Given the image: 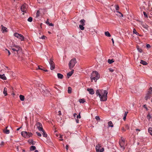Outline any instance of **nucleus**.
<instances>
[{"mask_svg":"<svg viewBox=\"0 0 152 152\" xmlns=\"http://www.w3.org/2000/svg\"><path fill=\"white\" fill-rule=\"evenodd\" d=\"M96 94L97 96L100 98L101 101H105L107 99L108 92L106 90L98 89L96 90Z\"/></svg>","mask_w":152,"mask_h":152,"instance_id":"1","label":"nucleus"},{"mask_svg":"<svg viewBox=\"0 0 152 152\" xmlns=\"http://www.w3.org/2000/svg\"><path fill=\"white\" fill-rule=\"evenodd\" d=\"M99 77L100 75L97 72L94 71L92 72L91 77V79L92 82L93 81V80L95 82H96L97 80L99 79Z\"/></svg>","mask_w":152,"mask_h":152,"instance_id":"2","label":"nucleus"},{"mask_svg":"<svg viewBox=\"0 0 152 152\" xmlns=\"http://www.w3.org/2000/svg\"><path fill=\"white\" fill-rule=\"evenodd\" d=\"M11 48L12 50L14 52H16L17 53L21 51V48L20 46L15 45H12Z\"/></svg>","mask_w":152,"mask_h":152,"instance_id":"3","label":"nucleus"},{"mask_svg":"<svg viewBox=\"0 0 152 152\" xmlns=\"http://www.w3.org/2000/svg\"><path fill=\"white\" fill-rule=\"evenodd\" d=\"M77 62L75 58H74L71 60L69 62V66L70 69H72L75 66Z\"/></svg>","mask_w":152,"mask_h":152,"instance_id":"4","label":"nucleus"},{"mask_svg":"<svg viewBox=\"0 0 152 152\" xmlns=\"http://www.w3.org/2000/svg\"><path fill=\"white\" fill-rule=\"evenodd\" d=\"M14 36L21 41H24L25 39L24 37L22 35L17 32L15 33Z\"/></svg>","mask_w":152,"mask_h":152,"instance_id":"5","label":"nucleus"},{"mask_svg":"<svg viewBox=\"0 0 152 152\" xmlns=\"http://www.w3.org/2000/svg\"><path fill=\"white\" fill-rule=\"evenodd\" d=\"M21 134L23 137L25 138H28L32 135V134L31 133L27 132L26 131L22 132Z\"/></svg>","mask_w":152,"mask_h":152,"instance_id":"6","label":"nucleus"},{"mask_svg":"<svg viewBox=\"0 0 152 152\" xmlns=\"http://www.w3.org/2000/svg\"><path fill=\"white\" fill-rule=\"evenodd\" d=\"M96 152H103L104 151L103 148H101V145L100 144H98L96 147Z\"/></svg>","mask_w":152,"mask_h":152,"instance_id":"7","label":"nucleus"},{"mask_svg":"<svg viewBox=\"0 0 152 152\" xmlns=\"http://www.w3.org/2000/svg\"><path fill=\"white\" fill-rule=\"evenodd\" d=\"M28 8V5L25 4L22 5L21 7V10L23 12H26Z\"/></svg>","mask_w":152,"mask_h":152,"instance_id":"8","label":"nucleus"},{"mask_svg":"<svg viewBox=\"0 0 152 152\" xmlns=\"http://www.w3.org/2000/svg\"><path fill=\"white\" fill-rule=\"evenodd\" d=\"M49 63L50 65V69L51 70H53L55 68V64L53 60L52 59H50Z\"/></svg>","mask_w":152,"mask_h":152,"instance_id":"9","label":"nucleus"},{"mask_svg":"<svg viewBox=\"0 0 152 152\" xmlns=\"http://www.w3.org/2000/svg\"><path fill=\"white\" fill-rule=\"evenodd\" d=\"M36 126L39 130L40 131H41L43 129V127L42 124L39 122L37 123L36 124Z\"/></svg>","mask_w":152,"mask_h":152,"instance_id":"10","label":"nucleus"},{"mask_svg":"<svg viewBox=\"0 0 152 152\" xmlns=\"http://www.w3.org/2000/svg\"><path fill=\"white\" fill-rule=\"evenodd\" d=\"M124 142L123 140H121L119 142V145L121 148H122L123 150L124 149Z\"/></svg>","mask_w":152,"mask_h":152,"instance_id":"11","label":"nucleus"},{"mask_svg":"<svg viewBox=\"0 0 152 152\" xmlns=\"http://www.w3.org/2000/svg\"><path fill=\"white\" fill-rule=\"evenodd\" d=\"M1 26L2 27L1 31H2V32L3 33L7 32L8 30L7 28L5 27H4L2 25H1Z\"/></svg>","mask_w":152,"mask_h":152,"instance_id":"12","label":"nucleus"},{"mask_svg":"<svg viewBox=\"0 0 152 152\" xmlns=\"http://www.w3.org/2000/svg\"><path fill=\"white\" fill-rule=\"evenodd\" d=\"M87 91L90 94L93 95L94 94V91L92 88H87Z\"/></svg>","mask_w":152,"mask_h":152,"instance_id":"13","label":"nucleus"},{"mask_svg":"<svg viewBox=\"0 0 152 152\" xmlns=\"http://www.w3.org/2000/svg\"><path fill=\"white\" fill-rule=\"evenodd\" d=\"M74 72V70H72L70 72L67 73V76L68 78Z\"/></svg>","mask_w":152,"mask_h":152,"instance_id":"14","label":"nucleus"},{"mask_svg":"<svg viewBox=\"0 0 152 152\" xmlns=\"http://www.w3.org/2000/svg\"><path fill=\"white\" fill-rule=\"evenodd\" d=\"M7 128L8 127H6V129L3 130L4 132L6 134H9L10 133V131L7 129Z\"/></svg>","mask_w":152,"mask_h":152,"instance_id":"15","label":"nucleus"},{"mask_svg":"<svg viewBox=\"0 0 152 152\" xmlns=\"http://www.w3.org/2000/svg\"><path fill=\"white\" fill-rule=\"evenodd\" d=\"M140 63L144 65H146L148 64V63L145 61L143 60H141Z\"/></svg>","mask_w":152,"mask_h":152,"instance_id":"16","label":"nucleus"},{"mask_svg":"<svg viewBox=\"0 0 152 152\" xmlns=\"http://www.w3.org/2000/svg\"><path fill=\"white\" fill-rule=\"evenodd\" d=\"M0 78L3 80H6L7 79V78L5 76L4 74H3L2 75H1L0 74Z\"/></svg>","mask_w":152,"mask_h":152,"instance_id":"17","label":"nucleus"},{"mask_svg":"<svg viewBox=\"0 0 152 152\" xmlns=\"http://www.w3.org/2000/svg\"><path fill=\"white\" fill-rule=\"evenodd\" d=\"M57 77L59 79H62L64 77L63 75L60 73L57 74Z\"/></svg>","mask_w":152,"mask_h":152,"instance_id":"18","label":"nucleus"},{"mask_svg":"<svg viewBox=\"0 0 152 152\" xmlns=\"http://www.w3.org/2000/svg\"><path fill=\"white\" fill-rule=\"evenodd\" d=\"M142 26L145 29L148 30L149 26L145 24H142Z\"/></svg>","mask_w":152,"mask_h":152,"instance_id":"19","label":"nucleus"},{"mask_svg":"<svg viewBox=\"0 0 152 152\" xmlns=\"http://www.w3.org/2000/svg\"><path fill=\"white\" fill-rule=\"evenodd\" d=\"M7 89L6 87H5L4 88V91L3 92V93L5 96H6L7 95Z\"/></svg>","mask_w":152,"mask_h":152,"instance_id":"20","label":"nucleus"},{"mask_svg":"<svg viewBox=\"0 0 152 152\" xmlns=\"http://www.w3.org/2000/svg\"><path fill=\"white\" fill-rule=\"evenodd\" d=\"M28 142L29 144L32 145H34L35 143V142H34L33 140H28Z\"/></svg>","mask_w":152,"mask_h":152,"instance_id":"21","label":"nucleus"},{"mask_svg":"<svg viewBox=\"0 0 152 152\" xmlns=\"http://www.w3.org/2000/svg\"><path fill=\"white\" fill-rule=\"evenodd\" d=\"M19 98L21 101H23L25 100V97L23 95H20L19 96Z\"/></svg>","mask_w":152,"mask_h":152,"instance_id":"22","label":"nucleus"},{"mask_svg":"<svg viewBox=\"0 0 152 152\" xmlns=\"http://www.w3.org/2000/svg\"><path fill=\"white\" fill-rule=\"evenodd\" d=\"M42 132V133L43 134L44 137H47V135L44 130L41 131Z\"/></svg>","mask_w":152,"mask_h":152,"instance_id":"23","label":"nucleus"},{"mask_svg":"<svg viewBox=\"0 0 152 152\" xmlns=\"http://www.w3.org/2000/svg\"><path fill=\"white\" fill-rule=\"evenodd\" d=\"M104 34L107 37H111V34L108 31L105 32H104Z\"/></svg>","mask_w":152,"mask_h":152,"instance_id":"24","label":"nucleus"},{"mask_svg":"<svg viewBox=\"0 0 152 152\" xmlns=\"http://www.w3.org/2000/svg\"><path fill=\"white\" fill-rule=\"evenodd\" d=\"M108 124L109 127H113V125L111 121H109L108 123Z\"/></svg>","mask_w":152,"mask_h":152,"instance_id":"25","label":"nucleus"},{"mask_svg":"<svg viewBox=\"0 0 152 152\" xmlns=\"http://www.w3.org/2000/svg\"><path fill=\"white\" fill-rule=\"evenodd\" d=\"M133 33L134 34H135L136 35L139 36H141L136 31L135 28H134L133 30Z\"/></svg>","mask_w":152,"mask_h":152,"instance_id":"26","label":"nucleus"},{"mask_svg":"<svg viewBox=\"0 0 152 152\" xmlns=\"http://www.w3.org/2000/svg\"><path fill=\"white\" fill-rule=\"evenodd\" d=\"M128 113V112H125L124 115V117H123V119L124 121H125L126 118V116H127V115Z\"/></svg>","mask_w":152,"mask_h":152,"instance_id":"27","label":"nucleus"},{"mask_svg":"<svg viewBox=\"0 0 152 152\" xmlns=\"http://www.w3.org/2000/svg\"><path fill=\"white\" fill-rule=\"evenodd\" d=\"M85 21L84 19L81 20L80 21V23L81 24V25H85Z\"/></svg>","mask_w":152,"mask_h":152,"instance_id":"28","label":"nucleus"},{"mask_svg":"<svg viewBox=\"0 0 152 152\" xmlns=\"http://www.w3.org/2000/svg\"><path fill=\"white\" fill-rule=\"evenodd\" d=\"M148 132L152 135V127H149L148 129Z\"/></svg>","mask_w":152,"mask_h":152,"instance_id":"29","label":"nucleus"},{"mask_svg":"<svg viewBox=\"0 0 152 152\" xmlns=\"http://www.w3.org/2000/svg\"><path fill=\"white\" fill-rule=\"evenodd\" d=\"M152 93V88L151 87L150 88L148 91V92L147 94H150Z\"/></svg>","mask_w":152,"mask_h":152,"instance_id":"30","label":"nucleus"},{"mask_svg":"<svg viewBox=\"0 0 152 152\" xmlns=\"http://www.w3.org/2000/svg\"><path fill=\"white\" fill-rule=\"evenodd\" d=\"M114 62V61L113 60V59H109L108 60V62L109 64H112V63H113V62Z\"/></svg>","mask_w":152,"mask_h":152,"instance_id":"31","label":"nucleus"},{"mask_svg":"<svg viewBox=\"0 0 152 152\" xmlns=\"http://www.w3.org/2000/svg\"><path fill=\"white\" fill-rule=\"evenodd\" d=\"M72 88L70 87H68V93L69 94L71 93L72 92Z\"/></svg>","mask_w":152,"mask_h":152,"instance_id":"32","label":"nucleus"},{"mask_svg":"<svg viewBox=\"0 0 152 152\" xmlns=\"http://www.w3.org/2000/svg\"><path fill=\"white\" fill-rule=\"evenodd\" d=\"M84 26V25H80L79 26L80 29L82 30H83L84 29V27L83 26Z\"/></svg>","mask_w":152,"mask_h":152,"instance_id":"33","label":"nucleus"},{"mask_svg":"<svg viewBox=\"0 0 152 152\" xmlns=\"http://www.w3.org/2000/svg\"><path fill=\"white\" fill-rule=\"evenodd\" d=\"M79 102L80 103H83L85 102V100L84 99H79Z\"/></svg>","mask_w":152,"mask_h":152,"instance_id":"34","label":"nucleus"},{"mask_svg":"<svg viewBox=\"0 0 152 152\" xmlns=\"http://www.w3.org/2000/svg\"><path fill=\"white\" fill-rule=\"evenodd\" d=\"M150 98V96L149 94H147L146 96L145 97V99L146 100H147Z\"/></svg>","mask_w":152,"mask_h":152,"instance_id":"35","label":"nucleus"},{"mask_svg":"<svg viewBox=\"0 0 152 152\" xmlns=\"http://www.w3.org/2000/svg\"><path fill=\"white\" fill-rule=\"evenodd\" d=\"M58 139L59 140H60L62 141L63 140V139L62 138V135L60 134L59 135V137L58 136Z\"/></svg>","mask_w":152,"mask_h":152,"instance_id":"36","label":"nucleus"},{"mask_svg":"<svg viewBox=\"0 0 152 152\" xmlns=\"http://www.w3.org/2000/svg\"><path fill=\"white\" fill-rule=\"evenodd\" d=\"M36 147L35 146H32L31 147L30 150L31 151H33L35 150Z\"/></svg>","mask_w":152,"mask_h":152,"instance_id":"37","label":"nucleus"},{"mask_svg":"<svg viewBox=\"0 0 152 152\" xmlns=\"http://www.w3.org/2000/svg\"><path fill=\"white\" fill-rule=\"evenodd\" d=\"M147 118L148 120H149L151 118V116L150 114H148L147 116Z\"/></svg>","mask_w":152,"mask_h":152,"instance_id":"38","label":"nucleus"},{"mask_svg":"<svg viewBox=\"0 0 152 152\" xmlns=\"http://www.w3.org/2000/svg\"><path fill=\"white\" fill-rule=\"evenodd\" d=\"M39 38L40 39H47V37L46 36L43 35L41 37H39Z\"/></svg>","mask_w":152,"mask_h":152,"instance_id":"39","label":"nucleus"},{"mask_svg":"<svg viewBox=\"0 0 152 152\" xmlns=\"http://www.w3.org/2000/svg\"><path fill=\"white\" fill-rule=\"evenodd\" d=\"M33 20L32 18L31 17H29L28 19V21L29 22H31Z\"/></svg>","mask_w":152,"mask_h":152,"instance_id":"40","label":"nucleus"},{"mask_svg":"<svg viewBox=\"0 0 152 152\" xmlns=\"http://www.w3.org/2000/svg\"><path fill=\"white\" fill-rule=\"evenodd\" d=\"M40 12L39 10L37 11V13H36V17H38L40 15Z\"/></svg>","mask_w":152,"mask_h":152,"instance_id":"41","label":"nucleus"},{"mask_svg":"<svg viewBox=\"0 0 152 152\" xmlns=\"http://www.w3.org/2000/svg\"><path fill=\"white\" fill-rule=\"evenodd\" d=\"M38 69L42 70H45V69H43V68L42 66H39L38 67Z\"/></svg>","mask_w":152,"mask_h":152,"instance_id":"42","label":"nucleus"},{"mask_svg":"<svg viewBox=\"0 0 152 152\" xmlns=\"http://www.w3.org/2000/svg\"><path fill=\"white\" fill-rule=\"evenodd\" d=\"M115 7L116 10H118L119 9V7L118 5H115Z\"/></svg>","mask_w":152,"mask_h":152,"instance_id":"43","label":"nucleus"},{"mask_svg":"<svg viewBox=\"0 0 152 152\" xmlns=\"http://www.w3.org/2000/svg\"><path fill=\"white\" fill-rule=\"evenodd\" d=\"M108 69L109 70L110 72H113L114 71V69L111 68H109Z\"/></svg>","mask_w":152,"mask_h":152,"instance_id":"44","label":"nucleus"},{"mask_svg":"<svg viewBox=\"0 0 152 152\" xmlns=\"http://www.w3.org/2000/svg\"><path fill=\"white\" fill-rule=\"evenodd\" d=\"M36 133L37 134V135L39 137H41L42 136L41 134L39 132H36Z\"/></svg>","mask_w":152,"mask_h":152,"instance_id":"45","label":"nucleus"},{"mask_svg":"<svg viewBox=\"0 0 152 152\" xmlns=\"http://www.w3.org/2000/svg\"><path fill=\"white\" fill-rule=\"evenodd\" d=\"M143 14L145 16V17L146 18H148V15L146 14V13L145 12H143Z\"/></svg>","mask_w":152,"mask_h":152,"instance_id":"46","label":"nucleus"},{"mask_svg":"<svg viewBox=\"0 0 152 152\" xmlns=\"http://www.w3.org/2000/svg\"><path fill=\"white\" fill-rule=\"evenodd\" d=\"M117 12L119 13L120 14V17H123V15L121 12H119L118 11H117Z\"/></svg>","mask_w":152,"mask_h":152,"instance_id":"47","label":"nucleus"},{"mask_svg":"<svg viewBox=\"0 0 152 152\" xmlns=\"http://www.w3.org/2000/svg\"><path fill=\"white\" fill-rule=\"evenodd\" d=\"M137 49L138 50L139 52H140L141 53L142 52V49H141L140 48H137Z\"/></svg>","mask_w":152,"mask_h":152,"instance_id":"48","label":"nucleus"},{"mask_svg":"<svg viewBox=\"0 0 152 152\" xmlns=\"http://www.w3.org/2000/svg\"><path fill=\"white\" fill-rule=\"evenodd\" d=\"M95 118L97 120H100V118L99 117V116H96Z\"/></svg>","mask_w":152,"mask_h":152,"instance_id":"49","label":"nucleus"},{"mask_svg":"<svg viewBox=\"0 0 152 152\" xmlns=\"http://www.w3.org/2000/svg\"><path fill=\"white\" fill-rule=\"evenodd\" d=\"M6 50L7 51V52H8V55L10 56V51L7 49H6Z\"/></svg>","mask_w":152,"mask_h":152,"instance_id":"50","label":"nucleus"},{"mask_svg":"<svg viewBox=\"0 0 152 152\" xmlns=\"http://www.w3.org/2000/svg\"><path fill=\"white\" fill-rule=\"evenodd\" d=\"M77 118H81L80 113L78 115H77Z\"/></svg>","mask_w":152,"mask_h":152,"instance_id":"51","label":"nucleus"},{"mask_svg":"<svg viewBox=\"0 0 152 152\" xmlns=\"http://www.w3.org/2000/svg\"><path fill=\"white\" fill-rule=\"evenodd\" d=\"M146 47L148 48H149L151 47V46L149 44H148L146 45Z\"/></svg>","mask_w":152,"mask_h":152,"instance_id":"52","label":"nucleus"},{"mask_svg":"<svg viewBox=\"0 0 152 152\" xmlns=\"http://www.w3.org/2000/svg\"><path fill=\"white\" fill-rule=\"evenodd\" d=\"M4 144V142L3 141H2L0 143V145H3Z\"/></svg>","mask_w":152,"mask_h":152,"instance_id":"53","label":"nucleus"},{"mask_svg":"<svg viewBox=\"0 0 152 152\" xmlns=\"http://www.w3.org/2000/svg\"><path fill=\"white\" fill-rule=\"evenodd\" d=\"M49 25L50 26H54L53 24L52 23H50L49 24Z\"/></svg>","mask_w":152,"mask_h":152,"instance_id":"54","label":"nucleus"},{"mask_svg":"<svg viewBox=\"0 0 152 152\" xmlns=\"http://www.w3.org/2000/svg\"><path fill=\"white\" fill-rule=\"evenodd\" d=\"M68 145H66V148L67 150H68Z\"/></svg>","mask_w":152,"mask_h":152,"instance_id":"55","label":"nucleus"},{"mask_svg":"<svg viewBox=\"0 0 152 152\" xmlns=\"http://www.w3.org/2000/svg\"><path fill=\"white\" fill-rule=\"evenodd\" d=\"M55 135L57 137H58V136H59V134L58 133H56L55 134Z\"/></svg>","mask_w":152,"mask_h":152,"instance_id":"56","label":"nucleus"},{"mask_svg":"<svg viewBox=\"0 0 152 152\" xmlns=\"http://www.w3.org/2000/svg\"><path fill=\"white\" fill-rule=\"evenodd\" d=\"M111 40H112V42H113V44H114V40H113V38Z\"/></svg>","mask_w":152,"mask_h":152,"instance_id":"57","label":"nucleus"},{"mask_svg":"<svg viewBox=\"0 0 152 152\" xmlns=\"http://www.w3.org/2000/svg\"><path fill=\"white\" fill-rule=\"evenodd\" d=\"M76 122H77V123H78L79 122V120L77 119H76Z\"/></svg>","mask_w":152,"mask_h":152,"instance_id":"58","label":"nucleus"},{"mask_svg":"<svg viewBox=\"0 0 152 152\" xmlns=\"http://www.w3.org/2000/svg\"><path fill=\"white\" fill-rule=\"evenodd\" d=\"M76 114L75 113L74 114L73 116L74 117H76Z\"/></svg>","mask_w":152,"mask_h":152,"instance_id":"59","label":"nucleus"},{"mask_svg":"<svg viewBox=\"0 0 152 152\" xmlns=\"http://www.w3.org/2000/svg\"><path fill=\"white\" fill-rule=\"evenodd\" d=\"M46 23H47V24H49V21H48V20H47V21L46 22Z\"/></svg>","mask_w":152,"mask_h":152,"instance_id":"60","label":"nucleus"},{"mask_svg":"<svg viewBox=\"0 0 152 152\" xmlns=\"http://www.w3.org/2000/svg\"><path fill=\"white\" fill-rule=\"evenodd\" d=\"M122 130L123 131H125V129H124V128H122Z\"/></svg>","mask_w":152,"mask_h":152,"instance_id":"61","label":"nucleus"},{"mask_svg":"<svg viewBox=\"0 0 152 152\" xmlns=\"http://www.w3.org/2000/svg\"><path fill=\"white\" fill-rule=\"evenodd\" d=\"M21 128V127H20V128H18V129H17V131L19 130L20 129V128Z\"/></svg>","mask_w":152,"mask_h":152,"instance_id":"62","label":"nucleus"},{"mask_svg":"<svg viewBox=\"0 0 152 152\" xmlns=\"http://www.w3.org/2000/svg\"><path fill=\"white\" fill-rule=\"evenodd\" d=\"M34 152H38V151L37 150H36Z\"/></svg>","mask_w":152,"mask_h":152,"instance_id":"63","label":"nucleus"},{"mask_svg":"<svg viewBox=\"0 0 152 152\" xmlns=\"http://www.w3.org/2000/svg\"><path fill=\"white\" fill-rule=\"evenodd\" d=\"M59 112H60V113H59V115H61V111H59Z\"/></svg>","mask_w":152,"mask_h":152,"instance_id":"64","label":"nucleus"}]
</instances>
